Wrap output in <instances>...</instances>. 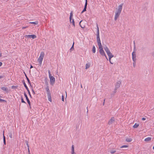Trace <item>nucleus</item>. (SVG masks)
Masks as SVG:
<instances>
[{"label": "nucleus", "instance_id": "f257e3e1", "mask_svg": "<svg viewBox=\"0 0 154 154\" xmlns=\"http://www.w3.org/2000/svg\"><path fill=\"white\" fill-rule=\"evenodd\" d=\"M104 49L109 57V61H110V59H111V58L113 57L114 55L112 54L107 47H105L104 48Z\"/></svg>", "mask_w": 154, "mask_h": 154}, {"label": "nucleus", "instance_id": "f03ea898", "mask_svg": "<svg viewBox=\"0 0 154 154\" xmlns=\"http://www.w3.org/2000/svg\"><path fill=\"white\" fill-rule=\"evenodd\" d=\"M45 56V53L43 52H42L40 54V56L37 60L38 62L40 65L42 64V61Z\"/></svg>", "mask_w": 154, "mask_h": 154}, {"label": "nucleus", "instance_id": "7ed1b4c3", "mask_svg": "<svg viewBox=\"0 0 154 154\" xmlns=\"http://www.w3.org/2000/svg\"><path fill=\"white\" fill-rule=\"evenodd\" d=\"M99 52L100 54L102 56H104L105 57L106 59L108 60V59L106 55V54L105 53V52L103 50V48L102 47V46H99Z\"/></svg>", "mask_w": 154, "mask_h": 154}, {"label": "nucleus", "instance_id": "20e7f679", "mask_svg": "<svg viewBox=\"0 0 154 154\" xmlns=\"http://www.w3.org/2000/svg\"><path fill=\"white\" fill-rule=\"evenodd\" d=\"M121 82L120 81H119L117 82L115 84V89L116 90L115 92H116V90L119 88L121 86Z\"/></svg>", "mask_w": 154, "mask_h": 154}, {"label": "nucleus", "instance_id": "39448f33", "mask_svg": "<svg viewBox=\"0 0 154 154\" xmlns=\"http://www.w3.org/2000/svg\"><path fill=\"white\" fill-rule=\"evenodd\" d=\"M123 5V3H122L119 5L118 6V8H116V11L121 13L122 9V7Z\"/></svg>", "mask_w": 154, "mask_h": 154}, {"label": "nucleus", "instance_id": "423d86ee", "mask_svg": "<svg viewBox=\"0 0 154 154\" xmlns=\"http://www.w3.org/2000/svg\"><path fill=\"white\" fill-rule=\"evenodd\" d=\"M97 40L98 47L102 46L100 39L99 35H97Z\"/></svg>", "mask_w": 154, "mask_h": 154}, {"label": "nucleus", "instance_id": "0eeeda50", "mask_svg": "<svg viewBox=\"0 0 154 154\" xmlns=\"http://www.w3.org/2000/svg\"><path fill=\"white\" fill-rule=\"evenodd\" d=\"M50 79V82L51 84L53 85L55 82V78L52 76L49 77Z\"/></svg>", "mask_w": 154, "mask_h": 154}, {"label": "nucleus", "instance_id": "6e6552de", "mask_svg": "<svg viewBox=\"0 0 154 154\" xmlns=\"http://www.w3.org/2000/svg\"><path fill=\"white\" fill-rule=\"evenodd\" d=\"M115 122V118L113 117H112L109 120L108 122V124L111 125L112 124Z\"/></svg>", "mask_w": 154, "mask_h": 154}, {"label": "nucleus", "instance_id": "1a4fd4ad", "mask_svg": "<svg viewBox=\"0 0 154 154\" xmlns=\"http://www.w3.org/2000/svg\"><path fill=\"white\" fill-rule=\"evenodd\" d=\"M26 38H32V39H35L36 38L35 35H26L25 36Z\"/></svg>", "mask_w": 154, "mask_h": 154}, {"label": "nucleus", "instance_id": "9d476101", "mask_svg": "<svg viewBox=\"0 0 154 154\" xmlns=\"http://www.w3.org/2000/svg\"><path fill=\"white\" fill-rule=\"evenodd\" d=\"M121 13H120L119 12H117V11H116V12H115V17H114V20H117L118 18L119 17Z\"/></svg>", "mask_w": 154, "mask_h": 154}, {"label": "nucleus", "instance_id": "9b49d317", "mask_svg": "<svg viewBox=\"0 0 154 154\" xmlns=\"http://www.w3.org/2000/svg\"><path fill=\"white\" fill-rule=\"evenodd\" d=\"M132 58L133 60V61H136V55L135 54V52L134 51L132 53Z\"/></svg>", "mask_w": 154, "mask_h": 154}, {"label": "nucleus", "instance_id": "f8f14e48", "mask_svg": "<svg viewBox=\"0 0 154 154\" xmlns=\"http://www.w3.org/2000/svg\"><path fill=\"white\" fill-rule=\"evenodd\" d=\"M71 154H76L75 152V147L74 145H72L71 146Z\"/></svg>", "mask_w": 154, "mask_h": 154}, {"label": "nucleus", "instance_id": "ddd939ff", "mask_svg": "<svg viewBox=\"0 0 154 154\" xmlns=\"http://www.w3.org/2000/svg\"><path fill=\"white\" fill-rule=\"evenodd\" d=\"M24 95L25 97H26V100H27V102H28L29 105H30V101H29V98H28L27 95L25 93H24Z\"/></svg>", "mask_w": 154, "mask_h": 154}, {"label": "nucleus", "instance_id": "4468645a", "mask_svg": "<svg viewBox=\"0 0 154 154\" xmlns=\"http://www.w3.org/2000/svg\"><path fill=\"white\" fill-rule=\"evenodd\" d=\"M47 96L48 100L50 102H51L52 99L51 94H47Z\"/></svg>", "mask_w": 154, "mask_h": 154}, {"label": "nucleus", "instance_id": "2eb2a0df", "mask_svg": "<svg viewBox=\"0 0 154 154\" xmlns=\"http://www.w3.org/2000/svg\"><path fill=\"white\" fill-rule=\"evenodd\" d=\"M91 66V64L90 63H87L85 66V69L89 68Z\"/></svg>", "mask_w": 154, "mask_h": 154}, {"label": "nucleus", "instance_id": "dca6fc26", "mask_svg": "<svg viewBox=\"0 0 154 154\" xmlns=\"http://www.w3.org/2000/svg\"><path fill=\"white\" fill-rule=\"evenodd\" d=\"M23 84H24V86L26 88L28 91V93H29V94L30 95V96H31L30 93V92H29V90L28 88V87H27L26 85V83L24 82L23 83Z\"/></svg>", "mask_w": 154, "mask_h": 154}, {"label": "nucleus", "instance_id": "f3484780", "mask_svg": "<svg viewBox=\"0 0 154 154\" xmlns=\"http://www.w3.org/2000/svg\"><path fill=\"white\" fill-rule=\"evenodd\" d=\"M87 5V4H85L84 8L83 10L82 11L81 14H82L84 12L86 11Z\"/></svg>", "mask_w": 154, "mask_h": 154}, {"label": "nucleus", "instance_id": "a211bd4d", "mask_svg": "<svg viewBox=\"0 0 154 154\" xmlns=\"http://www.w3.org/2000/svg\"><path fill=\"white\" fill-rule=\"evenodd\" d=\"M47 92V94H51L49 89L48 86H47L45 88Z\"/></svg>", "mask_w": 154, "mask_h": 154}, {"label": "nucleus", "instance_id": "6ab92c4d", "mask_svg": "<svg viewBox=\"0 0 154 154\" xmlns=\"http://www.w3.org/2000/svg\"><path fill=\"white\" fill-rule=\"evenodd\" d=\"M125 140L126 142H130L132 141V139L131 138H127Z\"/></svg>", "mask_w": 154, "mask_h": 154}, {"label": "nucleus", "instance_id": "aec40b11", "mask_svg": "<svg viewBox=\"0 0 154 154\" xmlns=\"http://www.w3.org/2000/svg\"><path fill=\"white\" fill-rule=\"evenodd\" d=\"M151 139V138L149 137H148L146 138H145L144 140V141L146 142H148L149 141H150Z\"/></svg>", "mask_w": 154, "mask_h": 154}, {"label": "nucleus", "instance_id": "412c9836", "mask_svg": "<svg viewBox=\"0 0 154 154\" xmlns=\"http://www.w3.org/2000/svg\"><path fill=\"white\" fill-rule=\"evenodd\" d=\"M73 16L72 12H71L70 13V17H69V21L70 23H71V19H72Z\"/></svg>", "mask_w": 154, "mask_h": 154}, {"label": "nucleus", "instance_id": "4be33fe9", "mask_svg": "<svg viewBox=\"0 0 154 154\" xmlns=\"http://www.w3.org/2000/svg\"><path fill=\"white\" fill-rule=\"evenodd\" d=\"M139 126V124L136 123L133 126V127L134 128H136Z\"/></svg>", "mask_w": 154, "mask_h": 154}, {"label": "nucleus", "instance_id": "5701e85b", "mask_svg": "<svg viewBox=\"0 0 154 154\" xmlns=\"http://www.w3.org/2000/svg\"><path fill=\"white\" fill-rule=\"evenodd\" d=\"M29 23L35 25H37L38 24V21H36L34 22H30Z\"/></svg>", "mask_w": 154, "mask_h": 154}, {"label": "nucleus", "instance_id": "b1692460", "mask_svg": "<svg viewBox=\"0 0 154 154\" xmlns=\"http://www.w3.org/2000/svg\"><path fill=\"white\" fill-rule=\"evenodd\" d=\"M97 35H99V28L98 26V25L97 24Z\"/></svg>", "mask_w": 154, "mask_h": 154}, {"label": "nucleus", "instance_id": "393cba45", "mask_svg": "<svg viewBox=\"0 0 154 154\" xmlns=\"http://www.w3.org/2000/svg\"><path fill=\"white\" fill-rule=\"evenodd\" d=\"M1 89L4 91H7L8 90V88L5 87H2Z\"/></svg>", "mask_w": 154, "mask_h": 154}, {"label": "nucleus", "instance_id": "a878e982", "mask_svg": "<svg viewBox=\"0 0 154 154\" xmlns=\"http://www.w3.org/2000/svg\"><path fill=\"white\" fill-rule=\"evenodd\" d=\"M92 52L93 53H95L96 52V48L94 46H93L92 48Z\"/></svg>", "mask_w": 154, "mask_h": 154}, {"label": "nucleus", "instance_id": "bb28decb", "mask_svg": "<svg viewBox=\"0 0 154 154\" xmlns=\"http://www.w3.org/2000/svg\"><path fill=\"white\" fill-rule=\"evenodd\" d=\"M72 23V24L74 26V27L75 26V22L74 21V20L73 19H72V20H71V23Z\"/></svg>", "mask_w": 154, "mask_h": 154}, {"label": "nucleus", "instance_id": "cd10ccee", "mask_svg": "<svg viewBox=\"0 0 154 154\" xmlns=\"http://www.w3.org/2000/svg\"><path fill=\"white\" fill-rule=\"evenodd\" d=\"M128 147V145H123V146H121L120 148H127Z\"/></svg>", "mask_w": 154, "mask_h": 154}, {"label": "nucleus", "instance_id": "c85d7f7f", "mask_svg": "<svg viewBox=\"0 0 154 154\" xmlns=\"http://www.w3.org/2000/svg\"><path fill=\"white\" fill-rule=\"evenodd\" d=\"M82 20H81V21L80 22V23H79V25L82 28H84V27H85V26H82L81 25V23L82 22Z\"/></svg>", "mask_w": 154, "mask_h": 154}, {"label": "nucleus", "instance_id": "c756f323", "mask_svg": "<svg viewBox=\"0 0 154 154\" xmlns=\"http://www.w3.org/2000/svg\"><path fill=\"white\" fill-rule=\"evenodd\" d=\"M116 152V150H111L110 151V152L111 153V154H113V153H115Z\"/></svg>", "mask_w": 154, "mask_h": 154}, {"label": "nucleus", "instance_id": "7c9ffc66", "mask_svg": "<svg viewBox=\"0 0 154 154\" xmlns=\"http://www.w3.org/2000/svg\"><path fill=\"white\" fill-rule=\"evenodd\" d=\"M26 145L28 147V148H29V142L28 141H26Z\"/></svg>", "mask_w": 154, "mask_h": 154}, {"label": "nucleus", "instance_id": "2f4dec72", "mask_svg": "<svg viewBox=\"0 0 154 154\" xmlns=\"http://www.w3.org/2000/svg\"><path fill=\"white\" fill-rule=\"evenodd\" d=\"M26 78L27 79V80L28 82V83H30V80H29V78L27 77L26 76Z\"/></svg>", "mask_w": 154, "mask_h": 154}, {"label": "nucleus", "instance_id": "473e14b6", "mask_svg": "<svg viewBox=\"0 0 154 154\" xmlns=\"http://www.w3.org/2000/svg\"><path fill=\"white\" fill-rule=\"evenodd\" d=\"M74 42L73 43L72 45V47H71V48L70 49V50H72V49H74Z\"/></svg>", "mask_w": 154, "mask_h": 154}, {"label": "nucleus", "instance_id": "72a5a7b5", "mask_svg": "<svg viewBox=\"0 0 154 154\" xmlns=\"http://www.w3.org/2000/svg\"><path fill=\"white\" fill-rule=\"evenodd\" d=\"M133 67H135L136 66V61H134L133 63Z\"/></svg>", "mask_w": 154, "mask_h": 154}, {"label": "nucleus", "instance_id": "f704fd0d", "mask_svg": "<svg viewBox=\"0 0 154 154\" xmlns=\"http://www.w3.org/2000/svg\"><path fill=\"white\" fill-rule=\"evenodd\" d=\"M48 74H49V77H50L52 75H51V72H50V70H48Z\"/></svg>", "mask_w": 154, "mask_h": 154}, {"label": "nucleus", "instance_id": "c9c22d12", "mask_svg": "<svg viewBox=\"0 0 154 154\" xmlns=\"http://www.w3.org/2000/svg\"><path fill=\"white\" fill-rule=\"evenodd\" d=\"M21 102L23 103H25V101L23 100V97L21 98Z\"/></svg>", "mask_w": 154, "mask_h": 154}, {"label": "nucleus", "instance_id": "e433bc0d", "mask_svg": "<svg viewBox=\"0 0 154 154\" xmlns=\"http://www.w3.org/2000/svg\"><path fill=\"white\" fill-rule=\"evenodd\" d=\"M62 100L63 101H64V96L63 95H62Z\"/></svg>", "mask_w": 154, "mask_h": 154}, {"label": "nucleus", "instance_id": "4c0bfd02", "mask_svg": "<svg viewBox=\"0 0 154 154\" xmlns=\"http://www.w3.org/2000/svg\"><path fill=\"white\" fill-rule=\"evenodd\" d=\"M0 102H6V101L4 100L0 99Z\"/></svg>", "mask_w": 154, "mask_h": 154}, {"label": "nucleus", "instance_id": "58836bf2", "mask_svg": "<svg viewBox=\"0 0 154 154\" xmlns=\"http://www.w3.org/2000/svg\"><path fill=\"white\" fill-rule=\"evenodd\" d=\"M28 26H25V27H24V26H23V27H22V29H25V28H28Z\"/></svg>", "mask_w": 154, "mask_h": 154}, {"label": "nucleus", "instance_id": "ea45409f", "mask_svg": "<svg viewBox=\"0 0 154 154\" xmlns=\"http://www.w3.org/2000/svg\"><path fill=\"white\" fill-rule=\"evenodd\" d=\"M146 119V118L143 117L142 119V120L143 121H144Z\"/></svg>", "mask_w": 154, "mask_h": 154}, {"label": "nucleus", "instance_id": "a19ab883", "mask_svg": "<svg viewBox=\"0 0 154 154\" xmlns=\"http://www.w3.org/2000/svg\"><path fill=\"white\" fill-rule=\"evenodd\" d=\"M32 93L34 94H35V92L33 90H32Z\"/></svg>", "mask_w": 154, "mask_h": 154}, {"label": "nucleus", "instance_id": "79ce46f5", "mask_svg": "<svg viewBox=\"0 0 154 154\" xmlns=\"http://www.w3.org/2000/svg\"><path fill=\"white\" fill-rule=\"evenodd\" d=\"M3 141L4 144L5 145L6 144V141H5V139H3Z\"/></svg>", "mask_w": 154, "mask_h": 154}, {"label": "nucleus", "instance_id": "37998d69", "mask_svg": "<svg viewBox=\"0 0 154 154\" xmlns=\"http://www.w3.org/2000/svg\"><path fill=\"white\" fill-rule=\"evenodd\" d=\"M4 77V76L3 75H1L0 76V79Z\"/></svg>", "mask_w": 154, "mask_h": 154}, {"label": "nucleus", "instance_id": "c03bdc74", "mask_svg": "<svg viewBox=\"0 0 154 154\" xmlns=\"http://www.w3.org/2000/svg\"><path fill=\"white\" fill-rule=\"evenodd\" d=\"M28 153H29V152H30V150H29V148H28Z\"/></svg>", "mask_w": 154, "mask_h": 154}, {"label": "nucleus", "instance_id": "a18cd8bd", "mask_svg": "<svg viewBox=\"0 0 154 154\" xmlns=\"http://www.w3.org/2000/svg\"><path fill=\"white\" fill-rule=\"evenodd\" d=\"M2 64V63L1 62H0V66H1Z\"/></svg>", "mask_w": 154, "mask_h": 154}, {"label": "nucleus", "instance_id": "49530a36", "mask_svg": "<svg viewBox=\"0 0 154 154\" xmlns=\"http://www.w3.org/2000/svg\"><path fill=\"white\" fill-rule=\"evenodd\" d=\"M4 131H3V133H4ZM3 137H4V138H3V139H5V136H4V134H3Z\"/></svg>", "mask_w": 154, "mask_h": 154}, {"label": "nucleus", "instance_id": "de8ad7c7", "mask_svg": "<svg viewBox=\"0 0 154 154\" xmlns=\"http://www.w3.org/2000/svg\"><path fill=\"white\" fill-rule=\"evenodd\" d=\"M85 4H87V0H85Z\"/></svg>", "mask_w": 154, "mask_h": 154}, {"label": "nucleus", "instance_id": "09e8293b", "mask_svg": "<svg viewBox=\"0 0 154 154\" xmlns=\"http://www.w3.org/2000/svg\"><path fill=\"white\" fill-rule=\"evenodd\" d=\"M109 61V62L111 64H113V63H112V62H111V59H110V61Z\"/></svg>", "mask_w": 154, "mask_h": 154}, {"label": "nucleus", "instance_id": "8fccbe9b", "mask_svg": "<svg viewBox=\"0 0 154 154\" xmlns=\"http://www.w3.org/2000/svg\"><path fill=\"white\" fill-rule=\"evenodd\" d=\"M109 61V62L111 64H113V63H112V62H111V59H110V61Z\"/></svg>", "mask_w": 154, "mask_h": 154}, {"label": "nucleus", "instance_id": "3c124183", "mask_svg": "<svg viewBox=\"0 0 154 154\" xmlns=\"http://www.w3.org/2000/svg\"><path fill=\"white\" fill-rule=\"evenodd\" d=\"M2 56V53H0V57H1Z\"/></svg>", "mask_w": 154, "mask_h": 154}, {"label": "nucleus", "instance_id": "603ef678", "mask_svg": "<svg viewBox=\"0 0 154 154\" xmlns=\"http://www.w3.org/2000/svg\"><path fill=\"white\" fill-rule=\"evenodd\" d=\"M32 67H33V66H31L30 68H32Z\"/></svg>", "mask_w": 154, "mask_h": 154}, {"label": "nucleus", "instance_id": "864d4df0", "mask_svg": "<svg viewBox=\"0 0 154 154\" xmlns=\"http://www.w3.org/2000/svg\"><path fill=\"white\" fill-rule=\"evenodd\" d=\"M153 149H154V146H153Z\"/></svg>", "mask_w": 154, "mask_h": 154}, {"label": "nucleus", "instance_id": "5fc2aeb1", "mask_svg": "<svg viewBox=\"0 0 154 154\" xmlns=\"http://www.w3.org/2000/svg\"><path fill=\"white\" fill-rule=\"evenodd\" d=\"M81 88H82V85H81Z\"/></svg>", "mask_w": 154, "mask_h": 154}, {"label": "nucleus", "instance_id": "6e6d98bb", "mask_svg": "<svg viewBox=\"0 0 154 154\" xmlns=\"http://www.w3.org/2000/svg\"><path fill=\"white\" fill-rule=\"evenodd\" d=\"M10 137L11 138V136H10Z\"/></svg>", "mask_w": 154, "mask_h": 154}, {"label": "nucleus", "instance_id": "4d7b16f0", "mask_svg": "<svg viewBox=\"0 0 154 154\" xmlns=\"http://www.w3.org/2000/svg\"><path fill=\"white\" fill-rule=\"evenodd\" d=\"M29 153V154H30V152H29V153Z\"/></svg>", "mask_w": 154, "mask_h": 154}]
</instances>
